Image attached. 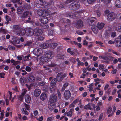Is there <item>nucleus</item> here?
Segmentation results:
<instances>
[{
	"instance_id": "1",
	"label": "nucleus",
	"mask_w": 121,
	"mask_h": 121,
	"mask_svg": "<svg viewBox=\"0 0 121 121\" xmlns=\"http://www.w3.org/2000/svg\"><path fill=\"white\" fill-rule=\"evenodd\" d=\"M50 11L47 9H41L37 10V11L38 14L39 16H47L49 15Z\"/></svg>"
},
{
	"instance_id": "2",
	"label": "nucleus",
	"mask_w": 121,
	"mask_h": 121,
	"mask_svg": "<svg viewBox=\"0 0 121 121\" xmlns=\"http://www.w3.org/2000/svg\"><path fill=\"white\" fill-rule=\"evenodd\" d=\"M88 24L90 26L95 25L97 22V19L95 17H89L87 20Z\"/></svg>"
},
{
	"instance_id": "3",
	"label": "nucleus",
	"mask_w": 121,
	"mask_h": 121,
	"mask_svg": "<svg viewBox=\"0 0 121 121\" xmlns=\"http://www.w3.org/2000/svg\"><path fill=\"white\" fill-rule=\"evenodd\" d=\"M115 43L116 47H121V35L115 39Z\"/></svg>"
},
{
	"instance_id": "4",
	"label": "nucleus",
	"mask_w": 121,
	"mask_h": 121,
	"mask_svg": "<svg viewBox=\"0 0 121 121\" xmlns=\"http://www.w3.org/2000/svg\"><path fill=\"white\" fill-rule=\"evenodd\" d=\"M116 18V16H115V13L114 12H111L109 13L107 16V20L109 21H111L114 20L115 18Z\"/></svg>"
},
{
	"instance_id": "5",
	"label": "nucleus",
	"mask_w": 121,
	"mask_h": 121,
	"mask_svg": "<svg viewBox=\"0 0 121 121\" xmlns=\"http://www.w3.org/2000/svg\"><path fill=\"white\" fill-rule=\"evenodd\" d=\"M66 76V74L64 75L63 73H59L57 75L56 79L58 81L60 82L62 81L63 78Z\"/></svg>"
},
{
	"instance_id": "6",
	"label": "nucleus",
	"mask_w": 121,
	"mask_h": 121,
	"mask_svg": "<svg viewBox=\"0 0 121 121\" xmlns=\"http://www.w3.org/2000/svg\"><path fill=\"white\" fill-rule=\"evenodd\" d=\"M54 56V53L53 52L49 51L45 52V56L48 59H51Z\"/></svg>"
},
{
	"instance_id": "7",
	"label": "nucleus",
	"mask_w": 121,
	"mask_h": 121,
	"mask_svg": "<svg viewBox=\"0 0 121 121\" xmlns=\"http://www.w3.org/2000/svg\"><path fill=\"white\" fill-rule=\"evenodd\" d=\"M33 52L35 55L37 56L41 55L43 53V51L40 48L34 50Z\"/></svg>"
},
{
	"instance_id": "8",
	"label": "nucleus",
	"mask_w": 121,
	"mask_h": 121,
	"mask_svg": "<svg viewBox=\"0 0 121 121\" xmlns=\"http://www.w3.org/2000/svg\"><path fill=\"white\" fill-rule=\"evenodd\" d=\"M83 22L81 20H79L76 22V26L78 28L82 29L83 28Z\"/></svg>"
},
{
	"instance_id": "9",
	"label": "nucleus",
	"mask_w": 121,
	"mask_h": 121,
	"mask_svg": "<svg viewBox=\"0 0 121 121\" xmlns=\"http://www.w3.org/2000/svg\"><path fill=\"white\" fill-rule=\"evenodd\" d=\"M71 94L70 91L69 90H66L64 93V97L66 100H68L70 97Z\"/></svg>"
},
{
	"instance_id": "10",
	"label": "nucleus",
	"mask_w": 121,
	"mask_h": 121,
	"mask_svg": "<svg viewBox=\"0 0 121 121\" xmlns=\"http://www.w3.org/2000/svg\"><path fill=\"white\" fill-rule=\"evenodd\" d=\"M57 100V97L54 94H52L51 96L49 103H53L55 102Z\"/></svg>"
},
{
	"instance_id": "11",
	"label": "nucleus",
	"mask_w": 121,
	"mask_h": 121,
	"mask_svg": "<svg viewBox=\"0 0 121 121\" xmlns=\"http://www.w3.org/2000/svg\"><path fill=\"white\" fill-rule=\"evenodd\" d=\"M42 33V30L38 28L35 29L33 31V34H35V35H41Z\"/></svg>"
},
{
	"instance_id": "12",
	"label": "nucleus",
	"mask_w": 121,
	"mask_h": 121,
	"mask_svg": "<svg viewBox=\"0 0 121 121\" xmlns=\"http://www.w3.org/2000/svg\"><path fill=\"white\" fill-rule=\"evenodd\" d=\"M40 21L42 23L46 24L48 22V19L46 16H43L40 18Z\"/></svg>"
},
{
	"instance_id": "13",
	"label": "nucleus",
	"mask_w": 121,
	"mask_h": 121,
	"mask_svg": "<svg viewBox=\"0 0 121 121\" xmlns=\"http://www.w3.org/2000/svg\"><path fill=\"white\" fill-rule=\"evenodd\" d=\"M27 76V79L29 82H32L35 81V78L31 74L29 73L28 74Z\"/></svg>"
},
{
	"instance_id": "14",
	"label": "nucleus",
	"mask_w": 121,
	"mask_h": 121,
	"mask_svg": "<svg viewBox=\"0 0 121 121\" xmlns=\"http://www.w3.org/2000/svg\"><path fill=\"white\" fill-rule=\"evenodd\" d=\"M12 27L13 30L14 31H15L16 33L21 28L20 25H13Z\"/></svg>"
},
{
	"instance_id": "15",
	"label": "nucleus",
	"mask_w": 121,
	"mask_h": 121,
	"mask_svg": "<svg viewBox=\"0 0 121 121\" xmlns=\"http://www.w3.org/2000/svg\"><path fill=\"white\" fill-rule=\"evenodd\" d=\"M26 33V31L24 29L21 28L17 32V35L20 36H22L24 35Z\"/></svg>"
},
{
	"instance_id": "16",
	"label": "nucleus",
	"mask_w": 121,
	"mask_h": 121,
	"mask_svg": "<svg viewBox=\"0 0 121 121\" xmlns=\"http://www.w3.org/2000/svg\"><path fill=\"white\" fill-rule=\"evenodd\" d=\"M25 102L27 103H29L31 100L30 96L29 95H26L25 97Z\"/></svg>"
},
{
	"instance_id": "17",
	"label": "nucleus",
	"mask_w": 121,
	"mask_h": 121,
	"mask_svg": "<svg viewBox=\"0 0 121 121\" xmlns=\"http://www.w3.org/2000/svg\"><path fill=\"white\" fill-rule=\"evenodd\" d=\"M10 42L14 46H16V44L19 43L20 41L17 38L14 39L13 41H11Z\"/></svg>"
},
{
	"instance_id": "18",
	"label": "nucleus",
	"mask_w": 121,
	"mask_h": 121,
	"mask_svg": "<svg viewBox=\"0 0 121 121\" xmlns=\"http://www.w3.org/2000/svg\"><path fill=\"white\" fill-rule=\"evenodd\" d=\"M41 92L40 90L38 89H36L34 92V95L35 97H38L40 94Z\"/></svg>"
},
{
	"instance_id": "19",
	"label": "nucleus",
	"mask_w": 121,
	"mask_h": 121,
	"mask_svg": "<svg viewBox=\"0 0 121 121\" xmlns=\"http://www.w3.org/2000/svg\"><path fill=\"white\" fill-rule=\"evenodd\" d=\"M48 59L46 57H44L43 56H42L40 58V61L43 64L45 62H47L48 61Z\"/></svg>"
},
{
	"instance_id": "20",
	"label": "nucleus",
	"mask_w": 121,
	"mask_h": 121,
	"mask_svg": "<svg viewBox=\"0 0 121 121\" xmlns=\"http://www.w3.org/2000/svg\"><path fill=\"white\" fill-rule=\"evenodd\" d=\"M76 1H74L71 3L70 6V9L71 10H75L76 9Z\"/></svg>"
},
{
	"instance_id": "21",
	"label": "nucleus",
	"mask_w": 121,
	"mask_h": 121,
	"mask_svg": "<svg viewBox=\"0 0 121 121\" xmlns=\"http://www.w3.org/2000/svg\"><path fill=\"white\" fill-rule=\"evenodd\" d=\"M29 14V12L28 11H26L23 13L21 16L22 18H25L28 16Z\"/></svg>"
},
{
	"instance_id": "22",
	"label": "nucleus",
	"mask_w": 121,
	"mask_h": 121,
	"mask_svg": "<svg viewBox=\"0 0 121 121\" xmlns=\"http://www.w3.org/2000/svg\"><path fill=\"white\" fill-rule=\"evenodd\" d=\"M57 45L56 43L51 42L49 44V47L51 49H53L55 48Z\"/></svg>"
},
{
	"instance_id": "23",
	"label": "nucleus",
	"mask_w": 121,
	"mask_h": 121,
	"mask_svg": "<svg viewBox=\"0 0 121 121\" xmlns=\"http://www.w3.org/2000/svg\"><path fill=\"white\" fill-rule=\"evenodd\" d=\"M115 30L119 32H121V24H117L115 27Z\"/></svg>"
},
{
	"instance_id": "24",
	"label": "nucleus",
	"mask_w": 121,
	"mask_h": 121,
	"mask_svg": "<svg viewBox=\"0 0 121 121\" xmlns=\"http://www.w3.org/2000/svg\"><path fill=\"white\" fill-rule=\"evenodd\" d=\"M116 6L118 8H121V0H117L115 2Z\"/></svg>"
},
{
	"instance_id": "25",
	"label": "nucleus",
	"mask_w": 121,
	"mask_h": 121,
	"mask_svg": "<svg viewBox=\"0 0 121 121\" xmlns=\"http://www.w3.org/2000/svg\"><path fill=\"white\" fill-rule=\"evenodd\" d=\"M104 25L105 24L103 23L99 22L98 23L97 27L99 29H101L104 27Z\"/></svg>"
},
{
	"instance_id": "26",
	"label": "nucleus",
	"mask_w": 121,
	"mask_h": 121,
	"mask_svg": "<svg viewBox=\"0 0 121 121\" xmlns=\"http://www.w3.org/2000/svg\"><path fill=\"white\" fill-rule=\"evenodd\" d=\"M74 111V109L73 108L71 109L70 111L68 112H66L65 113V115H67L70 117L72 116V112Z\"/></svg>"
},
{
	"instance_id": "27",
	"label": "nucleus",
	"mask_w": 121,
	"mask_h": 121,
	"mask_svg": "<svg viewBox=\"0 0 121 121\" xmlns=\"http://www.w3.org/2000/svg\"><path fill=\"white\" fill-rule=\"evenodd\" d=\"M47 98V95L45 93H43L41 95L40 98L42 101L45 100Z\"/></svg>"
},
{
	"instance_id": "28",
	"label": "nucleus",
	"mask_w": 121,
	"mask_h": 121,
	"mask_svg": "<svg viewBox=\"0 0 121 121\" xmlns=\"http://www.w3.org/2000/svg\"><path fill=\"white\" fill-rule=\"evenodd\" d=\"M19 81L21 84L27 82L26 78L23 76H22L19 79Z\"/></svg>"
},
{
	"instance_id": "29",
	"label": "nucleus",
	"mask_w": 121,
	"mask_h": 121,
	"mask_svg": "<svg viewBox=\"0 0 121 121\" xmlns=\"http://www.w3.org/2000/svg\"><path fill=\"white\" fill-rule=\"evenodd\" d=\"M53 105V103L49 102L48 103V107L50 110L52 111L54 109Z\"/></svg>"
},
{
	"instance_id": "30",
	"label": "nucleus",
	"mask_w": 121,
	"mask_h": 121,
	"mask_svg": "<svg viewBox=\"0 0 121 121\" xmlns=\"http://www.w3.org/2000/svg\"><path fill=\"white\" fill-rule=\"evenodd\" d=\"M56 87L54 86H51L50 87V90L51 92H54L56 90Z\"/></svg>"
},
{
	"instance_id": "31",
	"label": "nucleus",
	"mask_w": 121,
	"mask_h": 121,
	"mask_svg": "<svg viewBox=\"0 0 121 121\" xmlns=\"http://www.w3.org/2000/svg\"><path fill=\"white\" fill-rule=\"evenodd\" d=\"M62 39H63L65 40L66 41V42L67 43L69 44H72V42L71 41L69 40H70L71 39L70 38L67 37H65L63 38Z\"/></svg>"
},
{
	"instance_id": "32",
	"label": "nucleus",
	"mask_w": 121,
	"mask_h": 121,
	"mask_svg": "<svg viewBox=\"0 0 121 121\" xmlns=\"http://www.w3.org/2000/svg\"><path fill=\"white\" fill-rule=\"evenodd\" d=\"M26 110L25 108H24L21 110V111L23 114L27 115H28L29 112L26 111Z\"/></svg>"
},
{
	"instance_id": "33",
	"label": "nucleus",
	"mask_w": 121,
	"mask_h": 121,
	"mask_svg": "<svg viewBox=\"0 0 121 121\" xmlns=\"http://www.w3.org/2000/svg\"><path fill=\"white\" fill-rule=\"evenodd\" d=\"M56 81L57 80L56 78H54L52 79L51 83V85L55 86L56 82Z\"/></svg>"
},
{
	"instance_id": "34",
	"label": "nucleus",
	"mask_w": 121,
	"mask_h": 121,
	"mask_svg": "<svg viewBox=\"0 0 121 121\" xmlns=\"http://www.w3.org/2000/svg\"><path fill=\"white\" fill-rule=\"evenodd\" d=\"M44 37L45 36L44 35L42 36L41 35L38 36L37 39L38 40L42 41L44 39Z\"/></svg>"
},
{
	"instance_id": "35",
	"label": "nucleus",
	"mask_w": 121,
	"mask_h": 121,
	"mask_svg": "<svg viewBox=\"0 0 121 121\" xmlns=\"http://www.w3.org/2000/svg\"><path fill=\"white\" fill-rule=\"evenodd\" d=\"M67 52L68 53L70 54L71 55H74L75 54L74 52L71 50V49L70 48H68L67 50Z\"/></svg>"
},
{
	"instance_id": "36",
	"label": "nucleus",
	"mask_w": 121,
	"mask_h": 121,
	"mask_svg": "<svg viewBox=\"0 0 121 121\" xmlns=\"http://www.w3.org/2000/svg\"><path fill=\"white\" fill-rule=\"evenodd\" d=\"M84 108L86 109H90L91 110L92 109L91 106L88 104L85 105L84 107Z\"/></svg>"
},
{
	"instance_id": "37",
	"label": "nucleus",
	"mask_w": 121,
	"mask_h": 121,
	"mask_svg": "<svg viewBox=\"0 0 121 121\" xmlns=\"http://www.w3.org/2000/svg\"><path fill=\"white\" fill-rule=\"evenodd\" d=\"M116 17L117 19L121 21V13H118L117 14Z\"/></svg>"
},
{
	"instance_id": "38",
	"label": "nucleus",
	"mask_w": 121,
	"mask_h": 121,
	"mask_svg": "<svg viewBox=\"0 0 121 121\" xmlns=\"http://www.w3.org/2000/svg\"><path fill=\"white\" fill-rule=\"evenodd\" d=\"M76 103V100H75L69 106V108H73L75 107L74 104Z\"/></svg>"
},
{
	"instance_id": "39",
	"label": "nucleus",
	"mask_w": 121,
	"mask_h": 121,
	"mask_svg": "<svg viewBox=\"0 0 121 121\" xmlns=\"http://www.w3.org/2000/svg\"><path fill=\"white\" fill-rule=\"evenodd\" d=\"M67 17H69L70 18H72L73 19H75L76 17V14H75L73 15H71L70 14H68L67 15Z\"/></svg>"
},
{
	"instance_id": "40",
	"label": "nucleus",
	"mask_w": 121,
	"mask_h": 121,
	"mask_svg": "<svg viewBox=\"0 0 121 121\" xmlns=\"http://www.w3.org/2000/svg\"><path fill=\"white\" fill-rule=\"evenodd\" d=\"M43 47L44 49H46L49 47V44L48 43H44L43 44Z\"/></svg>"
},
{
	"instance_id": "41",
	"label": "nucleus",
	"mask_w": 121,
	"mask_h": 121,
	"mask_svg": "<svg viewBox=\"0 0 121 121\" xmlns=\"http://www.w3.org/2000/svg\"><path fill=\"white\" fill-rule=\"evenodd\" d=\"M30 56V55L29 54L27 56H25L24 58V60L25 61H27L28 60L29 57Z\"/></svg>"
},
{
	"instance_id": "42",
	"label": "nucleus",
	"mask_w": 121,
	"mask_h": 121,
	"mask_svg": "<svg viewBox=\"0 0 121 121\" xmlns=\"http://www.w3.org/2000/svg\"><path fill=\"white\" fill-rule=\"evenodd\" d=\"M8 48L11 50H14L15 49V48L14 47L10 45L8 46Z\"/></svg>"
},
{
	"instance_id": "43",
	"label": "nucleus",
	"mask_w": 121,
	"mask_h": 121,
	"mask_svg": "<svg viewBox=\"0 0 121 121\" xmlns=\"http://www.w3.org/2000/svg\"><path fill=\"white\" fill-rule=\"evenodd\" d=\"M25 70L27 72H30L31 71V68L29 66H26L25 68Z\"/></svg>"
},
{
	"instance_id": "44",
	"label": "nucleus",
	"mask_w": 121,
	"mask_h": 121,
	"mask_svg": "<svg viewBox=\"0 0 121 121\" xmlns=\"http://www.w3.org/2000/svg\"><path fill=\"white\" fill-rule=\"evenodd\" d=\"M32 44V42L30 41H27L24 44L25 46H30Z\"/></svg>"
},
{
	"instance_id": "45",
	"label": "nucleus",
	"mask_w": 121,
	"mask_h": 121,
	"mask_svg": "<svg viewBox=\"0 0 121 121\" xmlns=\"http://www.w3.org/2000/svg\"><path fill=\"white\" fill-rule=\"evenodd\" d=\"M56 64L54 62H51L50 64H49L48 66L49 67H54L55 66Z\"/></svg>"
},
{
	"instance_id": "46",
	"label": "nucleus",
	"mask_w": 121,
	"mask_h": 121,
	"mask_svg": "<svg viewBox=\"0 0 121 121\" xmlns=\"http://www.w3.org/2000/svg\"><path fill=\"white\" fill-rule=\"evenodd\" d=\"M96 43L97 44L100 45V46L101 47H104V46L103 43L101 41H96Z\"/></svg>"
},
{
	"instance_id": "47",
	"label": "nucleus",
	"mask_w": 121,
	"mask_h": 121,
	"mask_svg": "<svg viewBox=\"0 0 121 121\" xmlns=\"http://www.w3.org/2000/svg\"><path fill=\"white\" fill-rule=\"evenodd\" d=\"M25 8L28 9H30L31 6L29 4H26L24 5Z\"/></svg>"
},
{
	"instance_id": "48",
	"label": "nucleus",
	"mask_w": 121,
	"mask_h": 121,
	"mask_svg": "<svg viewBox=\"0 0 121 121\" xmlns=\"http://www.w3.org/2000/svg\"><path fill=\"white\" fill-rule=\"evenodd\" d=\"M5 17L6 20L7 22H9V21L11 20V18L9 16L6 15Z\"/></svg>"
},
{
	"instance_id": "49",
	"label": "nucleus",
	"mask_w": 121,
	"mask_h": 121,
	"mask_svg": "<svg viewBox=\"0 0 121 121\" xmlns=\"http://www.w3.org/2000/svg\"><path fill=\"white\" fill-rule=\"evenodd\" d=\"M24 105L25 107V108L27 110H29L30 108V106L29 105L25 103Z\"/></svg>"
},
{
	"instance_id": "50",
	"label": "nucleus",
	"mask_w": 121,
	"mask_h": 121,
	"mask_svg": "<svg viewBox=\"0 0 121 121\" xmlns=\"http://www.w3.org/2000/svg\"><path fill=\"white\" fill-rule=\"evenodd\" d=\"M0 32H2L3 34H5L6 32V31L4 29H3V27H1L0 29Z\"/></svg>"
},
{
	"instance_id": "51",
	"label": "nucleus",
	"mask_w": 121,
	"mask_h": 121,
	"mask_svg": "<svg viewBox=\"0 0 121 121\" xmlns=\"http://www.w3.org/2000/svg\"><path fill=\"white\" fill-rule=\"evenodd\" d=\"M116 33L115 32H112L111 33V37H112L114 38L116 36Z\"/></svg>"
},
{
	"instance_id": "52",
	"label": "nucleus",
	"mask_w": 121,
	"mask_h": 121,
	"mask_svg": "<svg viewBox=\"0 0 121 121\" xmlns=\"http://www.w3.org/2000/svg\"><path fill=\"white\" fill-rule=\"evenodd\" d=\"M54 118L53 117L51 116L48 118H47V120L48 121H52L53 120Z\"/></svg>"
},
{
	"instance_id": "53",
	"label": "nucleus",
	"mask_w": 121,
	"mask_h": 121,
	"mask_svg": "<svg viewBox=\"0 0 121 121\" xmlns=\"http://www.w3.org/2000/svg\"><path fill=\"white\" fill-rule=\"evenodd\" d=\"M104 67L103 65L100 64L99 65V68L100 70L103 69Z\"/></svg>"
},
{
	"instance_id": "54",
	"label": "nucleus",
	"mask_w": 121,
	"mask_h": 121,
	"mask_svg": "<svg viewBox=\"0 0 121 121\" xmlns=\"http://www.w3.org/2000/svg\"><path fill=\"white\" fill-rule=\"evenodd\" d=\"M49 27L48 25L46 24L45 25H43L42 26V27L44 29H48Z\"/></svg>"
},
{
	"instance_id": "55",
	"label": "nucleus",
	"mask_w": 121,
	"mask_h": 121,
	"mask_svg": "<svg viewBox=\"0 0 121 121\" xmlns=\"http://www.w3.org/2000/svg\"><path fill=\"white\" fill-rule=\"evenodd\" d=\"M26 91L27 90L26 89L24 90L22 92V93L21 94V95L24 97L25 95L26 94Z\"/></svg>"
},
{
	"instance_id": "56",
	"label": "nucleus",
	"mask_w": 121,
	"mask_h": 121,
	"mask_svg": "<svg viewBox=\"0 0 121 121\" xmlns=\"http://www.w3.org/2000/svg\"><path fill=\"white\" fill-rule=\"evenodd\" d=\"M70 61L73 63H75V59L74 58L72 57L70 59Z\"/></svg>"
},
{
	"instance_id": "57",
	"label": "nucleus",
	"mask_w": 121,
	"mask_h": 121,
	"mask_svg": "<svg viewBox=\"0 0 121 121\" xmlns=\"http://www.w3.org/2000/svg\"><path fill=\"white\" fill-rule=\"evenodd\" d=\"M112 110V109L110 108L109 107L108 108L107 110V114H109L110 113Z\"/></svg>"
},
{
	"instance_id": "58",
	"label": "nucleus",
	"mask_w": 121,
	"mask_h": 121,
	"mask_svg": "<svg viewBox=\"0 0 121 121\" xmlns=\"http://www.w3.org/2000/svg\"><path fill=\"white\" fill-rule=\"evenodd\" d=\"M96 0H87V2L89 4H91L94 2Z\"/></svg>"
},
{
	"instance_id": "59",
	"label": "nucleus",
	"mask_w": 121,
	"mask_h": 121,
	"mask_svg": "<svg viewBox=\"0 0 121 121\" xmlns=\"http://www.w3.org/2000/svg\"><path fill=\"white\" fill-rule=\"evenodd\" d=\"M101 58L106 60H108V58L106 56H101Z\"/></svg>"
},
{
	"instance_id": "60",
	"label": "nucleus",
	"mask_w": 121,
	"mask_h": 121,
	"mask_svg": "<svg viewBox=\"0 0 121 121\" xmlns=\"http://www.w3.org/2000/svg\"><path fill=\"white\" fill-rule=\"evenodd\" d=\"M76 0H67L65 2L66 4H68L70 3L73 1H74Z\"/></svg>"
},
{
	"instance_id": "61",
	"label": "nucleus",
	"mask_w": 121,
	"mask_h": 121,
	"mask_svg": "<svg viewBox=\"0 0 121 121\" xmlns=\"http://www.w3.org/2000/svg\"><path fill=\"white\" fill-rule=\"evenodd\" d=\"M23 96L21 95H20L18 98V99L20 101H22L23 100Z\"/></svg>"
},
{
	"instance_id": "62",
	"label": "nucleus",
	"mask_w": 121,
	"mask_h": 121,
	"mask_svg": "<svg viewBox=\"0 0 121 121\" xmlns=\"http://www.w3.org/2000/svg\"><path fill=\"white\" fill-rule=\"evenodd\" d=\"M117 71V70L116 69H114L112 71L111 73L112 74H114L116 73Z\"/></svg>"
},
{
	"instance_id": "63",
	"label": "nucleus",
	"mask_w": 121,
	"mask_h": 121,
	"mask_svg": "<svg viewBox=\"0 0 121 121\" xmlns=\"http://www.w3.org/2000/svg\"><path fill=\"white\" fill-rule=\"evenodd\" d=\"M57 92L58 97L60 99L61 97V94L58 90H57Z\"/></svg>"
},
{
	"instance_id": "64",
	"label": "nucleus",
	"mask_w": 121,
	"mask_h": 121,
	"mask_svg": "<svg viewBox=\"0 0 121 121\" xmlns=\"http://www.w3.org/2000/svg\"><path fill=\"white\" fill-rule=\"evenodd\" d=\"M76 33L80 35H82L83 34L82 32L80 30L77 31H76Z\"/></svg>"
}]
</instances>
